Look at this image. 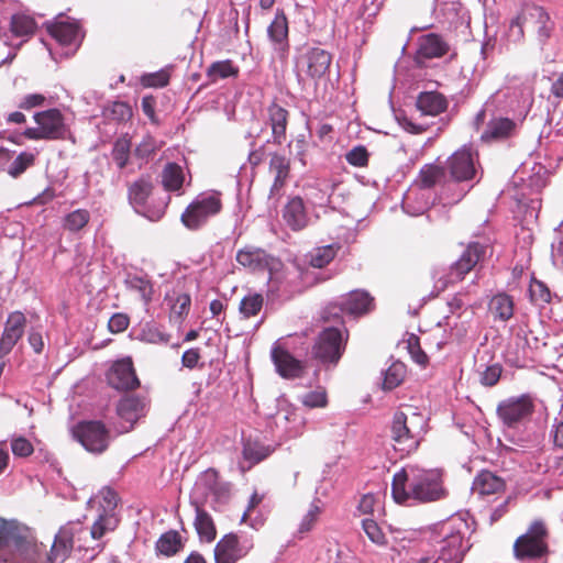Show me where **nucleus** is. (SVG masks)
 Wrapping results in <instances>:
<instances>
[{
  "label": "nucleus",
  "mask_w": 563,
  "mask_h": 563,
  "mask_svg": "<svg viewBox=\"0 0 563 563\" xmlns=\"http://www.w3.org/2000/svg\"><path fill=\"white\" fill-rule=\"evenodd\" d=\"M391 494L394 500L401 505L409 499L420 503L434 501L443 496L444 490L437 471L409 465L394 475Z\"/></svg>",
  "instance_id": "obj_1"
},
{
  "label": "nucleus",
  "mask_w": 563,
  "mask_h": 563,
  "mask_svg": "<svg viewBox=\"0 0 563 563\" xmlns=\"http://www.w3.org/2000/svg\"><path fill=\"white\" fill-rule=\"evenodd\" d=\"M427 418L417 407L401 405L390 423V439L397 451L409 454L416 451L427 432Z\"/></svg>",
  "instance_id": "obj_2"
},
{
  "label": "nucleus",
  "mask_w": 563,
  "mask_h": 563,
  "mask_svg": "<svg viewBox=\"0 0 563 563\" xmlns=\"http://www.w3.org/2000/svg\"><path fill=\"white\" fill-rule=\"evenodd\" d=\"M37 551V543L29 528L0 519V562L31 561Z\"/></svg>",
  "instance_id": "obj_3"
},
{
  "label": "nucleus",
  "mask_w": 563,
  "mask_h": 563,
  "mask_svg": "<svg viewBox=\"0 0 563 563\" xmlns=\"http://www.w3.org/2000/svg\"><path fill=\"white\" fill-rule=\"evenodd\" d=\"M554 30V23L549 13L539 5H526L514 18L509 25V35L515 42L525 37V31L536 36L540 44H544Z\"/></svg>",
  "instance_id": "obj_4"
},
{
  "label": "nucleus",
  "mask_w": 563,
  "mask_h": 563,
  "mask_svg": "<svg viewBox=\"0 0 563 563\" xmlns=\"http://www.w3.org/2000/svg\"><path fill=\"white\" fill-rule=\"evenodd\" d=\"M349 338L350 332L346 327H324L312 345V357L322 365L336 366L346 350Z\"/></svg>",
  "instance_id": "obj_5"
},
{
  "label": "nucleus",
  "mask_w": 563,
  "mask_h": 563,
  "mask_svg": "<svg viewBox=\"0 0 563 563\" xmlns=\"http://www.w3.org/2000/svg\"><path fill=\"white\" fill-rule=\"evenodd\" d=\"M486 254L487 245L477 241L467 243L459 257L450 265L448 274L437 280L435 288L443 291L450 285L463 282L470 273L481 267Z\"/></svg>",
  "instance_id": "obj_6"
},
{
  "label": "nucleus",
  "mask_w": 563,
  "mask_h": 563,
  "mask_svg": "<svg viewBox=\"0 0 563 563\" xmlns=\"http://www.w3.org/2000/svg\"><path fill=\"white\" fill-rule=\"evenodd\" d=\"M35 126H29L22 136L29 141H60L68 133L65 115L57 108L35 112Z\"/></svg>",
  "instance_id": "obj_7"
},
{
  "label": "nucleus",
  "mask_w": 563,
  "mask_h": 563,
  "mask_svg": "<svg viewBox=\"0 0 563 563\" xmlns=\"http://www.w3.org/2000/svg\"><path fill=\"white\" fill-rule=\"evenodd\" d=\"M75 542L79 551H88L90 547L86 544V528L80 521H69L62 526L55 536L49 554V563H63L70 555Z\"/></svg>",
  "instance_id": "obj_8"
},
{
  "label": "nucleus",
  "mask_w": 563,
  "mask_h": 563,
  "mask_svg": "<svg viewBox=\"0 0 563 563\" xmlns=\"http://www.w3.org/2000/svg\"><path fill=\"white\" fill-rule=\"evenodd\" d=\"M465 529L466 522L459 517L441 523L442 547L439 556L432 563H461L463 561L462 544Z\"/></svg>",
  "instance_id": "obj_9"
},
{
  "label": "nucleus",
  "mask_w": 563,
  "mask_h": 563,
  "mask_svg": "<svg viewBox=\"0 0 563 563\" xmlns=\"http://www.w3.org/2000/svg\"><path fill=\"white\" fill-rule=\"evenodd\" d=\"M73 438L88 452L101 454L111 442V431L101 420H81L71 428Z\"/></svg>",
  "instance_id": "obj_10"
},
{
  "label": "nucleus",
  "mask_w": 563,
  "mask_h": 563,
  "mask_svg": "<svg viewBox=\"0 0 563 563\" xmlns=\"http://www.w3.org/2000/svg\"><path fill=\"white\" fill-rule=\"evenodd\" d=\"M222 210L221 194L213 192L207 196H199L183 212L181 223L189 230L196 231L207 223L211 218Z\"/></svg>",
  "instance_id": "obj_11"
},
{
  "label": "nucleus",
  "mask_w": 563,
  "mask_h": 563,
  "mask_svg": "<svg viewBox=\"0 0 563 563\" xmlns=\"http://www.w3.org/2000/svg\"><path fill=\"white\" fill-rule=\"evenodd\" d=\"M548 529L543 521H533L527 532L514 543L515 556L519 560L539 559L548 552Z\"/></svg>",
  "instance_id": "obj_12"
},
{
  "label": "nucleus",
  "mask_w": 563,
  "mask_h": 563,
  "mask_svg": "<svg viewBox=\"0 0 563 563\" xmlns=\"http://www.w3.org/2000/svg\"><path fill=\"white\" fill-rule=\"evenodd\" d=\"M534 412V400L528 395L512 396L497 405L496 413L508 428H516L530 419Z\"/></svg>",
  "instance_id": "obj_13"
},
{
  "label": "nucleus",
  "mask_w": 563,
  "mask_h": 563,
  "mask_svg": "<svg viewBox=\"0 0 563 563\" xmlns=\"http://www.w3.org/2000/svg\"><path fill=\"white\" fill-rule=\"evenodd\" d=\"M254 548L252 537L238 533L224 534L214 547L216 563H238L245 558Z\"/></svg>",
  "instance_id": "obj_14"
},
{
  "label": "nucleus",
  "mask_w": 563,
  "mask_h": 563,
  "mask_svg": "<svg viewBox=\"0 0 563 563\" xmlns=\"http://www.w3.org/2000/svg\"><path fill=\"white\" fill-rule=\"evenodd\" d=\"M477 164V153H474L471 147L463 146L448 157L445 169L453 181H470L476 177Z\"/></svg>",
  "instance_id": "obj_15"
},
{
  "label": "nucleus",
  "mask_w": 563,
  "mask_h": 563,
  "mask_svg": "<svg viewBox=\"0 0 563 563\" xmlns=\"http://www.w3.org/2000/svg\"><path fill=\"white\" fill-rule=\"evenodd\" d=\"M106 380L118 391H133L141 385L131 356L114 361L106 373Z\"/></svg>",
  "instance_id": "obj_16"
},
{
  "label": "nucleus",
  "mask_w": 563,
  "mask_h": 563,
  "mask_svg": "<svg viewBox=\"0 0 563 563\" xmlns=\"http://www.w3.org/2000/svg\"><path fill=\"white\" fill-rule=\"evenodd\" d=\"M300 62L306 75L311 80L318 81L329 73L332 55L323 48L312 47L300 57Z\"/></svg>",
  "instance_id": "obj_17"
},
{
  "label": "nucleus",
  "mask_w": 563,
  "mask_h": 563,
  "mask_svg": "<svg viewBox=\"0 0 563 563\" xmlns=\"http://www.w3.org/2000/svg\"><path fill=\"white\" fill-rule=\"evenodd\" d=\"M288 20L284 10H277L274 20L267 27V34L279 59L286 62L289 54Z\"/></svg>",
  "instance_id": "obj_18"
},
{
  "label": "nucleus",
  "mask_w": 563,
  "mask_h": 563,
  "mask_svg": "<svg viewBox=\"0 0 563 563\" xmlns=\"http://www.w3.org/2000/svg\"><path fill=\"white\" fill-rule=\"evenodd\" d=\"M272 361L277 373L287 379L299 378L305 372L303 362L297 360L290 352L280 344H275L272 349Z\"/></svg>",
  "instance_id": "obj_19"
},
{
  "label": "nucleus",
  "mask_w": 563,
  "mask_h": 563,
  "mask_svg": "<svg viewBox=\"0 0 563 563\" xmlns=\"http://www.w3.org/2000/svg\"><path fill=\"white\" fill-rule=\"evenodd\" d=\"M25 324L26 318L21 311H14L9 314L0 338V357L12 351L16 342L22 338Z\"/></svg>",
  "instance_id": "obj_20"
},
{
  "label": "nucleus",
  "mask_w": 563,
  "mask_h": 563,
  "mask_svg": "<svg viewBox=\"0 0 563 563\" xmlns=\"http://www.w3.org/2000/svg\"><path fill=\"white\" fill-rule=\"evenodd\" d=\"M343 310L354 318L363 317L375 309V298L366 290L355 289L340 298Z\"/></svg>",
  "instance_id": "obj_21"
},
{
  "label": "nucleus",
  "mask_w": 563,
  "mask_h": 563,
  "mask_svg": "<svg viewBox=\"0 0 563 563\" xmlns=\"http://www.w3.org/2000/svg\"><path fill=\"white\" fill-rule=\"evenodd\" d=\"M506 481L494 472L483 470L474 478L472 490L481 497L500 496L506 492Z\"/></svg>",
  "instance_id": "obj_22"
},
{
  "label": "nucleus",
  "mask_w": 563,
  "mask_h": 563,
  "mask_svg": "<svg viewBox=\"0 0 563 563\" xmlns=\"http://www.w3.org/2000/svg\"><path fill=\"white\" fill-rule=\"evenodd\" d=\"M283 219L292 231H300L308 224L309 218L302 198L292 197L283 210Z\"/></svg>",
  "instance_id": "obj_23"
},
{
  "label": "nucleus",
  "mask_w": 563,
  "mask_h": 563,
  "mask_svg": "<svg viewBox=\"0 0 563 563\" xmlns=\"http://www.w3.org/2000/svg\"><path fill=\"white\" fill-rule=\"evenodd\" d=\"M145 408V398L128 395L122 397L117 404V415L130 423V428L140 419Z\"/></svg>",
  "instance_id": "obj_24"
},
{
  "label": "nucleus",
  "mask_w": 563,
  "mask_h": 563,
  "mask_svg": "<svg viewBox=\"0 0 563 563\" xmlns=\"http://www.w3.org/2000/svg\"><path fill=\"white\" fill-rule=\"evenodd\" d=\"M450 49L449 44L435 33H429L419 38L418 56L432 59L444 56Z\"/></svg>",
  "instance_id": "obj_25"
},
{
  "label": "nucleus",
  "mask_w": 563,
  "mask_h": 563,
  "mask_svg": "<svg viewBox=\"0 0 563 563\" xmlns=\"http://www.w3.org/2000/svg\"><path fill=\"white\" fill-rule=\"evenodd\" d=\"M416 104L423 115L435 117L446 110L448 100L438 91H423L419 93Z\"/></svg>",
  "instance_id": "obj_26"
},
{
  "label": "nucleus",
  "mask_w": 563,
  "mask_h": 563,
  "mask_svg": "<svg viewBox=\"0 0 563 563\" xmlns=\"http://www.w3.org/2000/svg\"><path fill=\"white\" fill-rule=\"evenodd\" d=\"M267 112L274 142L282 144L286 140L289 112L275 102L268 107Z\"/></svg>",
  "instance_id": "obj_27"
},
{
  "label": "nucleus",
  "mask_w": 563,
  "mask_h": 563,
  "mask_svg": "<svg viewBox=\"0 0 563 563\" xmlns=\"http://www.w3.org/2000/svg\"><path fill=\"white\" fill-rule=\"evenodd\" d=\"M196 510L195 529L201 541L211 543L216 540L217 528L211 515L197 501H192Z\"/></svg>",
  "instance_id": "obj_28"
},
{
  "label": "nucleus",
  "mask_w": 563,
  "mask_h": 563,
  "mask_svg": "<svg viewBox=\"0 0 563 563\" xmlns=\"http://www.w3.org/2000/svg\"><path fill=\"white\" fill-rule=\"evenodd\" d=\"M236 262L253 271H263L269 266L271 256L262 249L246 246L236 253Z\"/></svg>",
  "instance_id": "obj_29"
},
{
  "label": "nucleus",
  "mask_w": 563,
  "mask_h": 563,
  "mask_svg": "<svg viewBox=\"0 0 563 563\" xmlns=\"http://www.w3.org/2000/svg\"><path fill=\"white\" fill-rule=\"evenodd\" d=\"M46 29L64 46L76 44L79 38V25L76 22L58 21L47 24Z\"/></svg>",
  "instance_id": "obj_30"
},
{
  "label": "nucleus",
  "mask_w": 563,
  "mask_h": 563,
  "mask_svg": "<svg viewBox=\"0 0 563 563\" xmlns=\"http://www.w3.org/2000/svg\"><path fill=\"white\" fill-rule=\"evenodd\" d=\"M269 170L275 174L274 183L271 187V195L275 196L280 192L289 177L290 162L284 155L274 153L271 155Z\"/></svg>",
  "instance_id": "obj_31"
},
{
  "label": "nucleus",
  "mask_w": 563,
  "mask_h": 563,
  "mask_svg": "<svg viewBox=\"0 0 563 563\" xmlns=\"http://www.w3.org/2000/svg\"><path fill=\"white\" fill-rule=\"evenodd\" d=\"M153 191V183L150 175H143L128 187V198L132 206L142 207L146 203Z\"/></svg>",
  "instance_id": "obj_32"
},
{
  "label": "nucleus",
  "mask_w": 563,
  "mask_h": 563,
  "mask_svg": "<svg viewBox=\"0 0 563 563\" xmlns=\"http://www.w3.org/2000/svg\"><path fill=\"white\" fill-rule=\"evenodd\" d=\"M516 345L521 349L522 354H527V350H539L544 342L533 335L532 331L526 322L517 323L511 328Z\"/></svg>",
  "instance_id": "obj_33"
},
{
  "label": "nucleus",
  "mask_w": 563,
  "mask_h": 563,
  "mask_svg": "<svg viewBox=\"0 0 563 563\" xmlns=\"http://www.w3.org/2000/svg\"><path fill=\"white\" fill-rule=\"evenodd\" d=\"M488 307L489 311L497 320L508 321L514 316L515 302L512 297L506 292H498L493 296Z\"/></svg>",
  "instance_id": "obj_34"
},
{
  "label": "nucleus",
  "mask_w": 563,
  "mask_h": 563,
  "mask_svg": "<svg viewBox=\"0 0 563 563\" xmlns=\"http://www.w3.org/2000/svg\"><path fill=\"white\" fill-rule=\"evenodd\" d=\"M446 176L445 166L437 164H426L421 167L417 184L422 189L433 188L435 185L444 181Z\"/></svg>",
  "instance_id": "obj_35"
},
{
  "label": "nucleus",
  "mask_w": 563,
  "mask_h": 563,
  "mask_svg": "<svg viewBox=\"0 0 563 563\" xmlns=\"http://www.w3.org/2000/svg\"><path fill=\"white\" fill-rule=\"evenodd\" d=\"M239 74V66H236L231 59L213 62L206 70V76L211 84H214L220 79L238 78Z\"/></svg>",
  "instance_id": "obj_36"
},
{
  "label": "nucleus",
  "mask_w": 563,
  "mask_h": 563,
  "mask_svg": "<svg viewBox=\"0 0 563 563\" xmlns=\"http://www.w3.org/2000/svg\"><path fill=\"white\" fill-rule=\"evenodd\" d=\"M185 175L177 163H167L162 172V185L166 191H179L183 188Z\"/></svg>",
  "instance_id": "obj_37"
},
{
  "label": "nucleus",
  "mask_w": 563,
  "mask_h": 563,
  "mask_svg": "<svg viewBox=\"0 0 563 563\" xmlns=\"http://www.w3.org/2000/svg\"><path fill=\"white\" fill-rule=\"evenodd\" d=\"M119 525V519L114 514L103 510L90 528V537L93 540H100L107 532L113 531Z\"/></svg>",
  "instance_id": "obj_38"
},
{
  "label": "nucleus",
  "mask_w": 563,
  "mask_h": 563,
  "mask_svg": "<svg viewBox=\"0 0 563 563\" xmlns=\"http://www.w3.org/2000/svg\"><path fill=\"white\" fill-rule=\"evenodd\" d=\"M271 453L272 450L269 446H266L256 441L246 440L243 444V459L250 463L247 470L268 457Z\"/></svg>",
  "instance_id": "obj_39"
},
{
  "label": "nucleus",
  "mask_w": 563,
  "mask_h": 563,
  "mask_svg": "<svg viewBox=\"0 0 563 563\" xmlns=\"http://www.w3.org/2000/svg\"><path fill=\"white\" fill-rule=\"evenodd\" d=\"M36 27V22L31 15L15 13L11 16L10 31L16 37L32 36Z\"/></svg>",
  "instance_id": "obj_40"
},
{
  "label": "nucleus",
  "mask_w": 563,
  "mask_h": 563,
  "mask_svg": "<svg viewBox=\"0 0 563 563\" xmlns=\"http://www.w3.org/2000/svg\"><path fill=\"white\" fill-rule=\"evenodd\" d=\"M102 114L107 120L122 123L132 119L133 111L128 102L113 101L104 107Z\"/></svg>",
  "instance_id": "obj_41"
},
{
  "label": "nucleus",
  "mask_w": 563,
  "mask_h": 563,
  "mask_svg": "<svg viewBox=\"0 0 563 563\" xmlns=\"http://www.w3.org/2000/svg\"><path fill=\"white\" fill-rule=\"evenodd\" d=\"M181 547L180 534L175 530L163 533L156 542L157 551L166 556L176 554Z\"/></svg>",
  "instance_id": "obj_42"
},
{
  "label": "nucleus",
  "mask_w": 563,
  "mask_h": 563,
  "mask_svg": "<svg viewBox=\"0 0 563 563\" xmlns=\"http://www.w3.org/2000/svg\"><path fill=\"white\" fill-rule=\"evenodd\" d=\"M264 297L261 294L253 292L241 299L239 311L243 318L250 319L256 317L263 309Z\"/></svg>",
  "instance_id": "obj_43"
},
{
  "label": "nucleus",
  "mask_w": 563,
  "mask_h": 563,
  "mask_svg": "<svg viewBox=\"0 0 563 563\" xmlns=\"http://www.w3.org/2000/svg\"><path fill=\"white\" fill-rule=\"evenodd\" d=\"M515 126V122L507 118L494 120L488 124L484 137L492 140L506 139L510 136Z\"/></svg>",
  "instance_id": "obj_44"
},
{
  "label": "nucleus",
  "mask_w": 563,
  "mask_h": 563,
  "mask_svg": "<svg viewBox=\"0 0 563 563\" xmlns=\"http://www.w3.org/2000/svg\"><path fill=\"white\" fill-rule=\"evenodd\" d=\"M37 153L21 152L8 167V174L12 178H18L24 174L30 167L34 166Z\"/></svg>",
  "instance_id": "obj_45"
},
{
  "label": "nucleus",
  "mask_w": 563,
  "mask_h": 563,
  "mask_svg": "<svg viewBox=\"0 0 563 563\" xmlns=\"http://www.w3.org/2000/svg\"><path fill=\"white\" fill-rule=\"evenodd\" d=\"M90 221V213L86 209H77L64 217L63 228L69 232L82 230Z\"/></svg>",
  "instance_id": "obj_46"
},
{
  "label": "nucleus",
  "mask_w": 563,
  "mask_h": 563,
  "mask_svg": "<svg viewBox=\"0 0 563 563\" xmlns=\"http://www.w3.org/2000/svg\"><path fill=\"white\" fill-rule=\"evenodd\" d=\"M406 366L401 362L393 363L385 372L383 388L386 390H393L398 387L405 379Z\"/></svg>",
  "instance_id": "obj_47"
},
{
  "label": "nucleus",
  "mask_w": 563,
  "mask_h": 563,
  "mask_svg": "<svg viewBox=\"0 0 563 563\" xmlns=\"http://www.w3.org/2000/svg\"><path fill=\"white\" fill-rule=\"evenodd\" d=\"M169 339L170 335L154 323H146L139 334L140 341L151 344H166Z\"/></svg>",
  "instance_id": "obj_48"
},
{
  "label": "nucleus",
  "mask_w": 563,
  "mask_h": 563,
  "mask_svg": "<svg viewBox=\"0 0 563 563\" xmlns=\"http://www.w3.org/2000/svg\"><path fill=\"white\" fill-rule=\"evenodd\" d=\"M131 140L125 135L119 137L113 145L112 157L120 169H123L129 162Z\"/></svg>",
  "instance_id": "obj_49"
},
{
  "label": "nucleus",
  "mask_w": 563,
  "mask_h": 563,
  "mask_svg": "<svg viewBox=\"0 0 563 563\" xmlns=\"http://www.w3.org/2000/svg\"><path fill=\"white\" fill-rule=\"evenodd\" d=\"M406 347L415 363L420 366H426L429 363V357L421 349L420 339L415 333H409L405 340Z\"/></svg>",
  "instance_id": "obj_50"
},
{
  "label": "nucleus",
  "mask_w": 563,
  "mask_h": 563,
  "mask_svg": "<svg viewBox=\"0 0 563 563\" xmlns=\"http://www.w3.org/2000/svg\"><path fill=\"white\" fill-rule=\"evenodd\" d=\"M335 254L332 245L318 247L310 254L309 264L316 268H323L333 261Z\"/></svg>",
  "instance_id": "obj_51"
},
{
  "label": "nucleus",
  "mask_w": 563,
  "mask_h": 563,
  "mask_svg": "<svg viewBox=\"0 0 563 563\" xmlns=\"http://www.w3.org/2000/svg\"><path fill=\"white\" fill-rule=\"evenodd\" d=\"M191 306V298L188 294H179L170 307V320L183 321L187 317Z\"/></svg>",
  "instance_id": "obj_52"
},
{
  "label": "nucleus",
  "mask_w": 563,
  "mask_h": 563,
  "mask_svg": "<svg viewBox=\"0 0 563 563\" xmlns=\"http://www.w3.org/2000/svg\"><path fill=\"white\" fill-rule=\"evenodd\" d=\"M344 312L343 307L338 301L329 302L321 311V320L324 323L340 324L339 328L345 327L342 313Z\"/></svg>",
  "instance_id": "obj_53"
},
{
  "label": "nucleus",
  "mask_w": 563,
  "mask_h": 563,
  "mask_svg": "<svg viewBox=\"0 0 563 563\" xmlns=\"http://www.w3.org/2000/svg\"><path fill=\"white\" fill-rule=\"evenodd\" d=\"M530 299L536 305H543L551 301V291L548 286L536 278H532L529 286Z\"/></svg>",
  "instance_id": "obj_54"
},
{
  "label": "nucleus",
  "mask_w": 563,
  "mask_h": 563,
  "mask_svg": "<svg viewBox=\"0 0 563 563\" xmlns=\"http://www.w3.org/2000/svg\"><path fill=\"white\" fill-rule=\"evenodd\" d=\"M321 512H322L321 500L320 499L313 500L310 504V507H309L307 514L303 516V518L300 522L299 532H301V533L309 532L317 523Z\"/></svg>",
  "instance_id": "obj_55"
},
{
  "label": "nucleus",
  "mask_w": 563,
  "mask_h": 563,
  "mask_svg": "<svg viewBox=\"0 0 563 563\" xmlns=\"http://www.w3.org/2000/svg\"><path fill=\"white\" fill-rule=\"evenodd\" d=\"M362 528L367 538L377 545L386 544V537L378 523L369 518L362 521Z\"/></svg>",
  "instance_id": "obj_56"
},
{
  "label": "nucleus",
  "mask_w": 563,
  "mask_h": 563,
  "mask_svg": "<svg viewBox=\"0 0 563 563\" xmlns=\"http://www.w3.org/2000/svg\"><path fill=\"white\" fill-rule=\"evenodd\" d=\"M346 162L354 167H366L369 161V153L363 145H357L345 154Z\"/></svg>",
  "instance_id": "obj_57"
},
{
  "label": "nucleus",
  "mask_w": 563,
  "mask_h": 563,
  "mask_svg": "<svg viewBox=\"0 0 563 563\" xmlns=\"http://www.w3.org/2000/svg\"><path fill=\"white\" fill-rule=\"evenodd\" d=\"M220 483H222V481L220 479L219 472L216 468L210 467L200 474L196 483V487H201L210 493L213 490V487H217Z\"/></svg>",
  "instance_id": "obj_58"
},
{
  "label": "nucleus",
  "mask_w": 563,
  "mask_h": 563,
  "mask_svg": "<svg viewBox=\"0 0 563 563\" xmlns=\"http://www.w3.org/2000/svg\"><path fill=\"white\" fill-rule=\"evenodd\" d=\"M301 402L308 408H322L328 404L327 391L323 388L305 394L301 398Z\"/></svg>",
  "instance_id": "obj_59"
},
{
  "label": "nucleus",
  "mask_w": 563,
  "mask_h": 563,
  "mask_svg": "<svg viewBox=\"0 0 563 563\" xmlns=\"http://www.w3.org/2000/svg\"><path fill=\"white\" fill-rule=\"evenodd\" d=\"M11 450L16 457H27L33 454V444L24 437H18L11 441Z\"/></svg>",
  "instance_id": "obj_60"
},
{
  "label": "nucleus",
  "mask_w": 563,
  "mask_h": 563,
  "mask_svg": "<svg viewBox=\"0 0 563 563\" xmlns=\"http://www.w3.org/2000/svg\"><path fill=\"white\" fill-rule=\"evenodd\" d=\"M503 367L500 364H493L490 366H487L485 371L481 373V384L486 387H493L495 386L501 376Z\"/></svg>",
  "instance_id": "obj_61"
},
{
  "label": "nucleus",
  "mask_w": 563,
  "mask_h": 563,
  "mask_svg": "<svg viewBox=\"0 0 563 563\" xmlns=\"http://www.w3.org/2000/svg\"><path fill=\"white\" fill-rule=\"evenodd\" d=\"M130 325V317L123 312L114 313L109 322L108 329L111 333L118 334L124 332Z\"/></svg>",
  "instance_id": "obj_62"
},
{
  "label": "nucleus",
  "mask_w": 563,
  "mask_h": 563,
  "mask_svg": "<svg viewBox=\"0 0 563 563\" xmlns=\"http://www.w3.org/2000/svg\"><path fill=\"white\" fill-rule=\"evenodd\" d=\"M169 74L165 70H159L154 74L143 76L142 82L146 87L163 88L169 82Z\"/></svg>",
  "instance_id": "obj_63"
},
{
  "label": "nucleus",
  "mask_w": 563,
  "mask_h": 563,
  "mask_svg": "<svg viewBox=\"0 0 563 563\" xmlns=\"http://www.w3.org/2000/svg\"><path fill=\"white\" fill-rule=\"evenodd\" d=\"M46 97L42 93H30L22 98L19 103V108L22 110H32L34 108L44 107Z\"/></svg>",
  "instance_id": "obj_64"
}]
</instances>
